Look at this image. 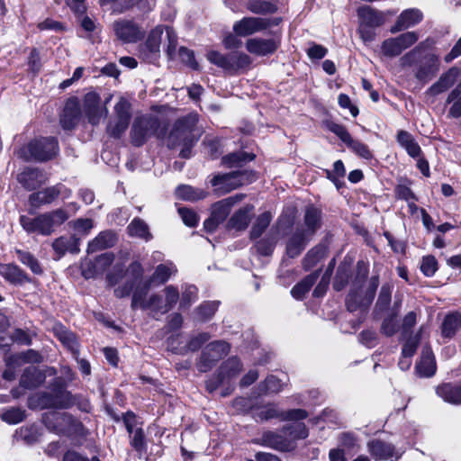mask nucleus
<instances>
[{
    "instance_id": "1",
    "label": "nucleus",
    "mask_w": 461,
    "mask_h": 461,
    "mask_svg": "<svg viewBox=\"0 0 461 461\" xmlns=\"http://www.w3.org/2000/svg\"><path fill=\"white\" fill-rule=\"evenodd\" d=\"M357 276L351 285L349 294L347 297V308L354 312L360 307H367L373 301L375 291L379 285L377 276H373L366 287L364 283L368 273V264L364 261H358L357 265Z\"/></svg>"
},
{
    "instance_id": "2",
    "label": "nucleus",
    "mask_w": 461,
    "mask_h": 461,
    "mask_svg": "<svg viewBox=\"0 0 461 461\" xmlns=\"http://www.w3.org/2000/svg\"><path fill=\"white\" fill-rule=\"evenodd\" d=\"M69 218L68 213L63 208L39 214L32 218L27 215L20 217V224L27 233H37L42 236H50L55 229L63 224Z\"/></svg>"
},
{
    "instance_id": "3",
    "label": "nucleus",
    "mask_w": 461,
    "mask_h": 461,
    "mask_svg": "<svg viewBox=\"0 0 461 461\" xmlns=\"http://www.w3.org/2000/svg\"><path fill=\"white\" fill-rule=\"evenodd\" d=\"M358 18L357 32L365 44L375 40L376 28L382 26L385 22L384 14L370 6L364 5L357 11Z\"/></svg>"
},
{
    "instance_id": "4",
    "label": "nucleus",
    "mask_w": 461,
    "mask_h": 461,
    "mask_svg": "<svg viewBox=\"0 0 461 461\" xmlns=\"http://www.w3.org/2000/svg\"><path fill=\"white\" fill-rule=\"evenodd\" d=\"M197 122L198 115L196 113H189L178 119L167 137V147L174 149L180 145H193L196 140L194 130Z\"/></svg>"
},
{
    "instance_id": "5",
    "label": "nucleus",
    "mask_w": 461,
    "mask_h": 461,
    "mask_svg": "<svg viewBox=\"0 0 461 461\" xmlns=\"http://www.w3.org/2000/svg\"><path fill=\"white\" fill-rule=\"evenodd\" d=\"M206 57L211 63L230 75H236L247 70L252 62L249 55L238 51L224 55L216 50H211L207 53Z\"/></svg>"
},
{
    "instance_id": "6",
    "label": "nucleus",
    "mask_w": 461,
    "mask_h": 461,
    "mask_svg": "<svg viewBox=\"0 0 461 461\" xmlns=\"http://www.w3.org/2000/svg\"><path fill=\"white\" fill-rule=\"evenodd\" d=\"M58 149V142L55 138H41L22 147L17 151V155L25 160L45 161L52 158Z\"/></svg>"
},
{
    "instance_id": "7",
    "label": "nucleus",
    "mask_w": 461,
    "mask_h": 461,
    "mask_svg": "<svg viewBox=\"0 0 461 461\" xmlns=\"http://www.w3.org/2000/svg\"><path fill=\"white\" fill-rule=\"evenodd\" d=\"M160 122L158 117L153 115H143L137 117L131 130V142L135 146H141L151 136L161 138L163 131H158Z\"/></svg>"
},
{
    "instance_id": "8",
    "label": "nucleus",
    "mask_w": 461,
    "mask_h": 461,
    "mask_svg": "<svg viewBox=\"0 0 461 461\" xmlns=\"http://www.w3.org/2000/svg\"><path fill=\"white\" fill-rule=\"evenodd\" d=\"M42 420L49 430L58 435L77 433L81 429V423L67 412L50 411L43 414Z\"/></svg>"
},
{
    "instance_id": "9",
    "label": "nucleus",
    "mask_w": 461,
    "mask_h": 461,
    "mask_svg": "<svg viewBox=\"0 0 461 461\" xmlns=\"http://www.w3.org/2000/svg\"><path fill=\"white\" fill-rule=\"evenodd\" d=\"M114 115L107 125V133L113 138H120L128 129L131 118V105L130 102L120 97L113 109Z\"/></svg>"
},
{
    "instance_id": "10",
    "label": "nucleus",
    "mask_w": 461,
    "mask_h": 461,
    "mask_svg": "<svg viewBox=\"0 0 461 461\" xmlns=\"http://www.w3.org/2000/svg\"><path fill=\"white\" fill-rule=\"evenodd\" d=\"M255 179L256 176L252 171L242 170L215 176L211 183L216 191L226 194Z\"/></svg>"
},
{
    "instance_id": "11",
    "label": "nucleus",
    "mask_w": 461,
    "mask_h": 461,
    "mask_svg": "<svg viewBox=\"0 0 461 461\" xmlns=\"http://www.w3.org/2000/svg\"><path fill=\"white\" fill-rule=\"evenodd\" d=\"M111 99L112 95H110L102 104L101 97L96 92L90 91L84 95L82 111L92 125L99 124L101 120L107 115L106 105Z\"/></svg>"
},
{
    "instance_id": "12",
    "label": "nucleus",
    "mask_w": 461,
    "mask_h": 461,
    "mask_svg": "<svg viewBox=\"0 0 461 461\" xmlns=\"http://www.w3.org/2000/svg\"><path fill=\"white\" fill-rule=\"evenodd\" d=\"M280 18H261L248 16L236 22L233 24V32L236 35L246 37L257 32H260L271 26L278 25Z\"/></svg>"
},
{
    "instance_id": "13",
    "label": "nucleus",
    "mask_w": 461,
    "mask_h": 461,
    "mask_svg": "<svg viewBox=\"0 0 461 461\" xmlns=\"http://www.w3.org/2000/svg\"><path fill=\"white\" fill-rule=\"evenodd\" d=\"M418 40L419 34L416 32H407L397 37L384 40L381 44V51L385 57H397L401 55L403 50L415 44Z\"/></svg>"
},
{
    "instance_id": "14",
    "label": "nucleus",
    "mask_w": 461,
    "mask_h": 461,
    "mask_svg": "<svg viewBox=\"0 0 461 461\" xmlns=\"http://www.w3.org/2000/svg\"><path fill=\"white\" fill-rule=\"evenodd\" d=\"M244 194H239L215 203L212 207L211 217L204 221V228L212 231L216 226L225 221L233 205L239 203Z\"/></svg>"
},
{
    "instance_id": "15",
    "label": "nucleus",
    "mask_w": 461,
    "mask_h": 461,
    "mask_svg": "<svg viewBox=\"0 0 461 461\" xmlns=\"http://www.w3.org/2000/svg\"><path fill=\"white\" fill-rule=\"evenodd\" d=\"M230 351L227 342L217 340L209 343L203 350L199 362L196 364L200 372H207L212 366Z\"/></svg>"
},
{
    "instance_id": "16",
    "label": "nucleus",
    "mask_w": 461,
    "mask_h": 461,
    "mask_svg": "<svg viewBox=\"0 0 461 461\" xmlns=\"http://www.w3.org/2000/svg\"><path fill=\"white\" fill-rule=\"evenodd\" d=\"M146 285L142 289H136L132 295L131 308L149 309L154 313L164 314L167 312L165 298L162 295L152 294L146 299Z\"/></svg>"
},
{
    "instance_id": "17",
    "label": "nucleus",
    "mask_w": 461,
    "mask_h": 461,
    "mask_svg": "<svg viewBox=\"0 0 461 461\" xmlns=\"http://www.w3.org/2000/svg\"><path fill=\"white\" fill-rule=\"evenodd\" d=\"M241 363L236 357H231L226 360L218 371L215 378L210 379L206 383V387L210 392H213L220 385L229 384L230 380L235 378L241 370Z\"/></svg>"
},
{
    "instance_id": "18",
    "label": "nucleus",
    "mask_w": 461,
    "mask_h": 461,
    "mask_svg": "<svg viewBox=\"0 0 461 461\" xmlns=\"http://www.w3.org/2000/svg\"><path fill=\"white\" fill-rule=\"evenodd\" d=\"M254 415L256 420H267L274 418H281L282 420H301L308 417V413L303 409L280 411L274 404H267L258 408Z\"/></svg>"
},
{
    "instance_id": "19",
    "label": "nucleus",
    "mask_w": 461,
    "mask_h": 461,
    "mask_svg": "<svg viewBox=\"0 0 461 461\" xmlns=\"http://www.w3.org/2000/svg\"><path fill=\"white\" fill-rule=\"evenodd\" d=\"M165 27L158 25L154 28L149 34L148 39L143 46L140 49V54L147 62L154 63L160 55V43Z\"/></svg>"
},
{
    "instance_id": "20",
    "label": "nucleus",
    "mask_w": 461,
    "mask_h": 461,
    "mask_svg": "<svg viewBox=\"0 0 461 461\" xmlns=\"http://www.w3.org/2000/svg\"><path fill=\"white\" fill-rule=\"evenodd\" d=\"M439 57L432 52L426 54L415 69L414 76L420 82L426 84L439 71Z\"/></svg>"
},
{
    "instance_id": "21",
    "label": "nucleus",
    "mask_w": 461,
    "mask_h": 461,
    "mask_svg": "<svg viewBox=\"0 0 461 461\" xmlns=\"http://www.w3.org/2000/svg\"><path fill=\"white\" fill-rule=\"evenodd\" d=\"M116 37L123 42H136L142 39L144 32L134 22L119 19L113 24Z\"/></svg>"
},
{
    "instance_id": "22",
    "label": "nucleus",
    "mask_w": 461,
    "mask_h": 461,
    "mask_svg": "<svg viewBox=\"0 0 461 461\" xmlns=\"http://www.w3.org/2000/svg\"><path fill=\"white\" fill-rule=\"evenodd\" d=\"M367 449L372 457L375 461H383L388 459H399L402 452L396 450L395 447L390 444L379 439H374L368 442Z\"/></svg>"
},
{
    "instance_id": "23",
    "label": "nucleus",
    "mask_w": 461,
    "mask_h": 461,
    "mask_svg": "<svg viewBox=\"0 0 461 461\" xmlns=\"http://www.w3.org/2000/svg\"><path fill=\"white\" fill-rule=\"evenodd\" d=\"M279 47V41L275 39L251 38L246 41L247 50L257 56L273 54Z\"/></svg>"
},
{
    "instance_id": "24",
    "label": "nucleus",
    "mask_w": 461,
    "mask_h": 461,
    "mask_svg": "<svg viewBox=\"0 0 461 461\" xmlns=\"http://www.w3.org/2000/svg\"><path fill=\"white\" fill-rule=\"evenodd\" d=\"M422 19L423 14L420 10L417 8L406 9L398 16L394 25L391 27L390 32L396 33L404 31L420 23Z\"/></svg>"
},
{
    "instance_id": "25",
    "label": "nucleus",
    "mask_w": 461,
    "mask_h": 461,
    "mask_svg": "<svg viewBox=\"0 0 461 461\" xmlns=\"http://www.w3.org/2000/svg\"><path fill=\"white\" fill-rule=\"evenodd\" d=\"M17 180L27 190H33L45 184L48 176L38 168L28 167L17 176Z\"/></svg>"
},
{
    "instance_id": "26",
    "label": "nucleus",
    "mask_w": 461,
    "mask_h": 461,
    "mask_svg": "<svg viewBox=\"0 0 461 461\" xmlns=\"http://www.w3.org/2000/svg\"><path fill=\"white\" fill-rule=\"evenodd\" d=\"M81 114L79 101L77 97L69 98L65 104L60 123L66 130H70L78 122Z\"/></svg>"
},
{
    "instance_id": "27",
    "label": "nucleus",
    "mask_w": 461,
    "mask_h": 461,
    "mask_svg": "<svg viewBox=\"0 0 461 461\" xmlns=\"http://www.w3.org/2000/svg\"><path fill=\"white\" fill-rule=\"evenodd\" d=\"M63 188L64 186L62 185H56L32 193L29 196V203L32 207L36 208L50 204L59 197Z\"/></svg>"
},
{
    "instance_id": "28",
    "label": "nucleus",
    "mask_w": 461,
    "mask_h": 461,
    "mask_svg": "<svg viewBox=\"0 0 461 461\" xmlns=\"http://www.w3.org/2000/svg\"><path fill=\"white\" fill-rule=\"evenodd\" d=\"M42 408L68 409L74 404V399L70 393L60 392L55 395L43 393L41 396Z\"/></svg>"
},
{
    "instance_id": "29",
    "label": "nucleus",
    "mask_w": 461,
    "mask_h": 461,
    "mask_svg": "<svg viewBox=\"0 0 461 461\" xmlns=\"http://www.w3.org/2000/svg\"><path fill=\"white\" fill-rule=\"evenodd\" d=\"M459 75L460 69L458 68H450L447 72L442 74L438 80L428 89L427 93L431 95H438L445 92L454 85Z\"/></svg>"
},
{
    "instance_id": "30",
    "label": "nucleus",
    "mask_w": 461,
    "mask_h": 461,
    "mask_svg": "<svg viewBox=\"0 0 461 461\" xmlns=\"http://www.w3.org/2000/svg\"><path fill=\"white\" fill-rule=\"evenodd\" d=\"M176 271V267L171 261L158 265L150 279L145 284L146 290H149L152 285H159L166 283Z\"/></svg>"
},
{
    "instance_id": "31",
    "label": "nucleus",
    "mask_w": 461,
    "mask_h": 461,
    "mask_svg": "<svg viewBox=\"0 0 461 461\" xmlns=\"http://www.w3.org/2000/svg\"><path fill=\"white\" fill-rule=\"evenodd\" d=\"M417 372L420 376L430 377L436 373V361L429 346L422 348L420 360L416 366Z\"/></svg>"
},
{
    "instance_id": "32",
    "label": "nucleus",
    "mask_w": 461,
    "mask_h": 461,
    "mask_svg": "<svg viewBox=\"0 0 461 461\" xmlns=\"http://www.w3.org/2000/svg\"><path fill=\"white\" fill-rule=\"evenodd\" d=\"M0 276L13 285H23L30 281L28 276L14 264H0Z\"/></svg>"
},
{
    "instance_id": "33",
    "label": "nucleus",
    "mask_w": 461,
    "mask_h": 461,
    "mask_svg": "<svg viewBox=\"0 0 461 461\" xmlns=\"http://www.w3.org/2000/svg\"><path fill=\"white\" fill-rule=\"evenodd\" d=\"M396 140L398 144L406 150L410 157L416 158L422 154L419 143L410 132L403 130L399 131Z\"/></svg>"
},
{
    "instance_id": "34",
    "label": "nucleus",
    "mask_w": 461,
    "mask_h": 461,
    "mask_svg": "<svg viewBox=\"0 0 461 461\" xmlns=\"http://www.w3.org/2000/svg\"><path fill=\"white\" fill-rule=\"evenodd\" d=\"M253 211V205L247 204L243 206L231 216L229 221V227L237 230H245L251 220Z\"/></svg>"
},
{
    "instance_id": "35",
    "label": "nucleus",
    "mask_w": 461,
    "mask_h": 461,
    "mask_svg": "<svg viewBox=\"0 0 461 461\" xmlns=\"http://www.w3.org/2000/svg\"><path fill=\"white\" fill-rule=\"evenodd\" d=\"M54 251L58 254V258H61L67 252L78 253V240L74 236H61L56 239L52 243Z\"/></svg>"
},
{
    "instance_id": "36",
    "label": "nucleus",
    "mask_w": 461,
    "mask_h": 461,
    "mask_svg": "<svg viewBox=\"0 0 461 461\" xmlns=\"http://www.w3.org/2000/svg\"><path fill=\"white\" fill-rule=\"evenodd\" d=\"M53 331L58 339L69 349L74 355L78 353V344L74 333L68 330L64 326L57 324Z\"/></svg>"
},
{
    "instance_id": "37",
    "label": "nucleus",
    "mask_w": 461,
    "mask_h": 461,
    "mask_svg": "<svg viewBox=\"0 0 461 461\" xmlns=\"http://www.w3.org/2000/svg\"><path fill=\"white\" fill-rule=\"evenodd\" d=\"M438 395L451 404L461 403V384H444L437 388Z\"/></svg>"
},
{
    "instance_id": "38",
    "label": "nucleus",
    "mask_w": 461,
    "mask_h": 461,
    "mask_svg": "<svg viewBox=\"0 0 461 461\" xmlns=\"http://www.w3.org/2000/svg\"><path fill=\"white\" fill-rule=\"evenodd\" d=\"M115 234L112 231H103L95 239L89 242L88 253H95L108 249L115 243Z\"/></svg>"
},
{
    "instance_id": "39",
    "label": "nucleus",
    "mask_w": 461,
    "mask_h": 461,
    "mask_svg": "<svg viewBox=\"0 0 461 461\" xmlns=\"http://www.w3.org/2000/svg\"><path fill=\"white\" fill-rule=\"evenodd\" d=\"M44 375L36 366L27 367L20 380V384L24 388H35L44 381Z\"/></svg>"
},
{
    "instance_id": "40",
    "label": "nucleus",
    "mask_w": 461,
    "mask_h": 461,
    "mask_svg": "<svg viewBox=\"0 0 461 461\" xmlns=\"http://www.w3.org/2000/svg\"><path fill=\"white\" fill-rule=\"evenodd\" d=\"M305 230H303L304 234L311 237L321 226V212L315 207L309 206L305 211L304 215Z\"/></svg>"
},
{
    "instance_id": "41",
    "label": "nucleus",
    "mask_w": 461,
    "mask_h": 461,
    "mask_svg": "<svg viewBox=\"0 0 461 461\" xmlns=\"http://www.w3.org/2000/svg\"><path fill=\"white\" fill-rule=\"evenodd\" d=\"M127 230L131 237L139 238L146 241L152 239L148 224L140 218H134L128 225Z\"/></svg>"
},
{
    "instance_id": "42",
    "label": "nucleus",
    "mask_w": 461,
    "mask_h": 461,
    "mask_svg": "<svg viewBox=\"0 0 461 461\" xmlns=\"http://www.w3.org/2000/svg\"><path fill=\"white\" fill-rule=\"evenodd\" d=\"M246 8L255 14H272L277 11V5L268 0H248Z\"/></svg>"
},
{
    "instance_id": "43",
    "label": "nucleus",
    "mask_w": 461,
    "mask_h": 461,
    "mask_svg": "<svg viewBox=\"0 0 461 461\" xmlns=\"http://www.w3.org/2000/svg\"><path fill=\"white\" fill-rule=\"evenodd\" d=\"M309 236L302 231L296 232L289 240L286 246V252L290 258H295L303 250Z\"/></svg>"
},
{
    "instance_id": "44",
    "label": "nucleus",
    "mask_w": 461,
    "mask_h": 461,
    "mask_svg": "<svg viewBox=\"0 0 461 461\" xmlns=\"http://www.w3.org/2000/svg\"><path fill=\"white\" fill-rule=\"evenodd\" d=\"M262 443L265 446L281 450L288 451L292 449V446L289 442L285 441L282 436L276 434L272 431H267L262 436Z\"/></svg>"
},
{
    "instance_id": "45",
    "label": "nucleus",
    "mask_w": 461,
    "mask_h": 461,
    "mask_svg": "<svg viewBox=\"0 0 461 461\" xmlns=\"http://www.w3.org/2000/svg\"><path fill=\"white\" fill-rule=\"evenodd\" d=\"M318 277V272L307 276L303 280H302L300 283H298L292 288L291 294L293 297H294L297 300L303 298L305 294L308 293L312 286L315 284Z\"/></svg>"
},
{
    "instance_id": "46",
    "label": "nucleus",
    "mask_w": 461,
    "mask_h": 461,
    "mask_svg": "<svg viewBox=\"0 0 461 461\" xmlns=\"http://www.w3.org/2000/svg\"><path fill=\"white\" fill-rule=\"evenodd\" d=\"M206 194L205 191L187 185H179L176 189V195L178 198L191 202L203 199Z\"/></svg>"
},
{
    "instance_id": "47",
    "label": "nucleus",
    "mask_w": 461,
    "mask_h": 461,
    "mask_svg": "<svg viewBox=\"0 0 461 461\" xmlns=\"http://www.w3.org/2000/svg\"><path fill=\"white\" fill-rule=\"evenodd\" d=\"M461 324V316L457 313H451L446 316L442 323V336L453 338Z\"/></svg>"
},
{
    "instance_id": "48",
    "label": "nucleus",
    "mask_w": 461,
    "mask_h": 461,
    "mask_svg": "<svg viewBox=\"0 0 461 461\" xmlns=\"http://www.w3.org/2000/svg\"><path fill=\"white\" fill-rule=\"evenodd\" d=\"M219 302L211 301L201 303L194 311V318L198 321H206L210 320L216 312Z\"/></svg>"
},
{
    "instance_id": "49",
    "label": "nucleus",
    "mask_w": 461,
    "mask_h": 461,
    "mask_svg": "<svg viewBox=\"0 0 461 461\" xmlns=\"http://www.w3.org/2000/svg\"><path fill=\"white\" fill-rule=\"evenodd\" d=\"M339 447L344 451L356 453L360 449V440L352 432H343L339 437Z\"/></svg>"
},
{
    "instance_id": "50",
    "label": "nucleus",
    "mask_w": 461,
    "mask_h": 461,
    "mask_svg": "<svg viewBox=\"0 0 461 461\" xmlns=\"http://www.w3.org/2000/svg\"><path fill=\"white\" fill-rule=\"evenodd\" d=\"M447 102L452 104L449 113L454 118L461 115V82L450 92Z\"/></svg>"
},
{
    "instance_id": "51",
    "label": "nucleus",
    "mask_w": 461,
    "mask_h": 461,
    "mask_svg": "<svg viewBox=\"0 0 461 461\" xmlns=\"http://www.w3.org/2000/svg\"><path fill=\"white\" fill-rule=\"evenodd\" d=\"M272 215L269 212H265L258 215L255 223L252 226L250 236L252 239H257L261 236L265 230L270 224Z\"/></svg>"
},
{
    "instance_id": "52",
    "label": "nucleus",
    "mask_w": 461,
    "mask_h": 461,
    "mask_svg": "<svg viewBox=\"0 0 461 461\" xmlns=\"http://www.w3.org/2000/svg\"><path fill=\"white\" fill-rule=\"evenodd\" d=\"M253 158V154L239 151L223 157L222 163L230 167H240L243 162L251 161Z\"/></svg>"
},
{
    "instance_id": "53",
    "label": "nucleus",
    "mask_w": 461,
    "mask_h": 461,
    "mask_svg": "<svg viewBox=\"0 0 461 461\" xmlns=\"http://www.w3.org/2000/svg\"><path fill=\"white\" fill-rule=\"evenodd\" d=\"M1 419L9 424H17L25 418L24 411L19 408L3 410L0 412Z\"/></svg>"
},
{
    "instance_id": "54",
    "label": "nucleus",
    "mask_w": 461,
    "mask_h": 461,
    "mask_svg": "<svg viewBox=\"0 0 461 461\" xmlns=\"http://www.w3.org/2000/svg\"><path fill=\"white\" fill-rule=\"evenodd\" d=\"M285 434L292 439H302L308 437V429L304 423L295 422L285 428Z\"/></svg>"
},
{
    "instance_id": "55",
    "label": "nucleus",
    "mask_w": 461,
    "mask_h": 461,
    "mask_svg": "<svg viewBox=\"0 0 461 461\" xmlns=\"http://www.w3.org/2000/svg\"><path fill=\"white\" fill-rule=\"evenodd\" d=\"M16 253L19 260L28 266L32 273L36 275L41 274L42 269L39 261L31 253L22 250H17Z\"/></svg>"
},
{
    "instance_id": "56",
    "label": "nucleus",
    "mask_w": 461,
    "mask_h": 461,
    "mask_svg": "<svg viewBox=\"0 0 461 461\" xmlns=\"http://www.w3.org/2000/svg\"><path fill=\"white\" fill-rule=\"evenodd\" d=\"M284 383L275 375H269L262 384L260 390L264 393H278L283 389Z\"/></svg>"
},
{
    "instance_id": "57",
    "label": "nucleus",
    "mask_w": 461,
    "mask_h": 461,
    "mask_svg": "<svg viewBox=\"0 0 461 461\" xmlns=\"http://www.w3.org/2000/svg\"><path fill=\"white\" fill-rule=\"evenodd\" d=\"M353 152H355L359 157L369 159L372 158V153L368 147L357 140L351 138L349 141L346 144Z\"/></svg>"
},
{
    "instance_id": "58",
    "label": "nucleus",
    "mask_w": 461,
    "mask_h": 461,
    "mask_svg": "<svg viewBox=\"0 0 461 461\" xmlns=\"http://www.w3.org/2000/svg\"><path fill=\"white\" fill-rule=\"evenodd\" d=\"M197 299V289L194 285H185L180 300L181 308H188Z\"/></svg>"
},
{
    "instance_id": "59",
    "label": "nucleus",
    "mask_w": 461,
    "mask_h": 461,
    "mask_svg": "<svg viewBox=\"0 0 461 461\" xmlns=\"http://www.w3.org/2000/svg\"><path fill=\"white\" fill-rule=\"evenodd\" d=\"M420 270L426 276H432L438 270V261L433 256L422 258Z\"/></svg>"
},
{
    "instance_id": "60",
    "label": "nucleus",
    "mask_w": 461,
    "mask_h": 461,
    "mask_svg": "<svg viewBox=\"0 0 461 461\" xmlns=\"http://www.w3.org/2000/svg\"><path fill=\"white\" fill-rule=\"evenodd\" d=\"M326 126L329 131L336 134L345 144L352 138L348 130L341 124L330 122H327Z\"/></svg>"
},
{
    "instance_id": "61",
    "label": "nucleus",
    "mask_w": 461,
    "mask_h": 461,
    "mask_svg": "<svg viewBox=\"0 0 461 461\" xmlns=\"http://www.w3.org/2000/svg\"><path fill=\"white\" fill-rule=\"evenodd\" d=\"M103 5L110 4L113 13H123L134 5V0H101Z\"/></svg>"
},
{
    "instance_id": "62",
    "label": "nucleus",
    "mask_w": 461,
    "mask_h": 461,
    "mask_svg": "<svg viewBox=\"0 0 461 461\" xmlns=\"http://www.w3.org/2000/svg\"><path fill=\"white\" fill-rule=\"evenodd\" d=\"M163 292L165 294L166 307H167V312H169L179 300V292L177 288L173 285L166 286Z\"/></svg>"
},
{
    "instance_id": "63",
    "label": "nucleus",
    "mask_w": 461,
    "mask_h": 461,
    "mask_svg": "<svg viewBox=\"0 0 461 461\" xmlns=\"http://www.w3.org/2000/svg\"><path fill=\"white\" fill-rule=\"evenodd\" d=\"M165 31H166V38L167 41L166 51H167V56L170 59H173L176 53L177 37H176V34L175 33V32L171 28L165 27Z\"/></svg>"
},
{
    "instance_id": "64",
    "label": "nucleus",
    "mask_w": 461,
    "mask_h": 461,
    "mask_svg": "<svg viewBox=\"0 0 461 461\" xmlns=\"http://www.w3.org/2000/svg\"><path fill=\"white\" fill-rule=\"evenodd\" d=\"M421 332V329L420 332L413 337H410L406 342L404 343L402 350V355L403 357H412L417 349L418 344L420 342V333Z\"/></svg>"
}]
</instances>
